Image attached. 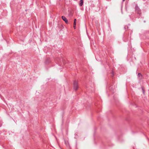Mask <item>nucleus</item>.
<instances>
[{
    "mask_svg": "<svg viewBox=\"0 0 149 149\" xmlns=\"http://www.w3.org/2000/svg\"><path fill=\"white\" fill-rule=\"evenodd\" d=\"M78 81L74 80V89L75 90H77L78 88Z\"/></svg>",
    "mask_w": 149,
    "mask_h": 149,
    "instance_id": "f257e3e1",
    "label": "nucleus"
},
{
    "mask_svg": "<svg viewBox=\"0 0 149 149\" xmlns=\"http://www.w3.org/2000/svg\"><path fill=\"white\" fill-rule=\"evenodd\" d=\"M62 19L67 24L68 23V21L67 18L64 16H62Z\"/></svg>",
    "mask_w": 149,
    "mask_h": 149,
    "instance_id": "f03ea898",
    "label": "nucleus"
},
{
    "mask_svg": "<svg viewBox=\"0 0 149 149\" xmlns=\"http://www.w3.org/2000/svg\"><path fill=\"white\" fill-rule=\"evenodd\" d=\"M136 11L139 14H140L141 13L140 10L138 7H136Z\"/></svg>",
    "mask_w": 149,
    "mask_h": 149,
    "instance_id": "7ed1b4c3",
    "label": "nucleus"
},
{
    "mask_svg": "<svg viewBox=\"0 0 149 149\" xmlns=\"http://www.w3.org/2000/svg\"><path fill=\"white\" fill-rule=\"evenodd\" d=\"M83 0H81L80 1V3H79V5L80 6H81L83 4Z\"/></svg>",
    "mask_w": 149,
    "mask_h": 149,
    "instance_id": "20e7f679",
    "label": "nucleus"
},
{
    "mask_svg": "<svg viewBox=\"0 0 149 149\" xmlns=\"http://www.w3.org/2000/svg\"><path fill=\"white\" fill-rule=\"evenodd\" d=\"M76 19H75L74 20V25H76Z\"/></svg>",
    "mask_w": 149,
    "mask_h": 149,
    "instance_id": "39448f33",
    "label": "nucleus"
},
{
    "mask_svg": "<svg viewBox=\"0 0 149 149\" xmlns=\"http://www.w3.org/2000/svg\"><path fill=\"white\" fill-rule=\"evenodd\" d=\"M138 76L139 77H141L142 76L141 74L140 73H139L138 74Z\"/></svg>",
    "mask_w": 149,
    "mask_h": 149,
    "instance_id": "423d86ee",
    "label": "nucleus"
},
{
    "mask_svg": "<svg viewBox=\"0 0 149 149\" xmlns=\"http://www.w3.org/2000/svg\"><path fill=\"white\" fill-rule=\"evenodd\" d=\"M73 27L74 29H76V25H74Z\"/></svg>",
    "mask_w": 149,
    "mask_h": 149,
    "instance_id": "0eeeda50",
    "label": "nucleus"
},
{
    "mask_svg": "<svg viewBox=\"0 0 149 149\" xmlns=\"http://www.w3.org/2000/svg\"><path fill=\"white\" fill-rule=\"evenodd\" d=\"M142 90H143V93H144V90H143V89H142Z\"/></svg>",
    "mask_w": 149,
    "mask_h": 149,
    "instance_id": "6e6552de",
    "label": "nucleus"
},
{
    "mask_svg": "<svg viewBox=\"0 0 149 149\" xmlns=\"http://www.w3.org/2000/svg\"><path fill=\"white\" fill-rule=\"evenodd\" d=\"M125 1V0H123V1Z\"/></svg>",
    "mask_w": 149,
    "mask_h": 149,
    "instance_id": "1a4fd4ad",
    "label": "nucleus"
}]
</instances>
